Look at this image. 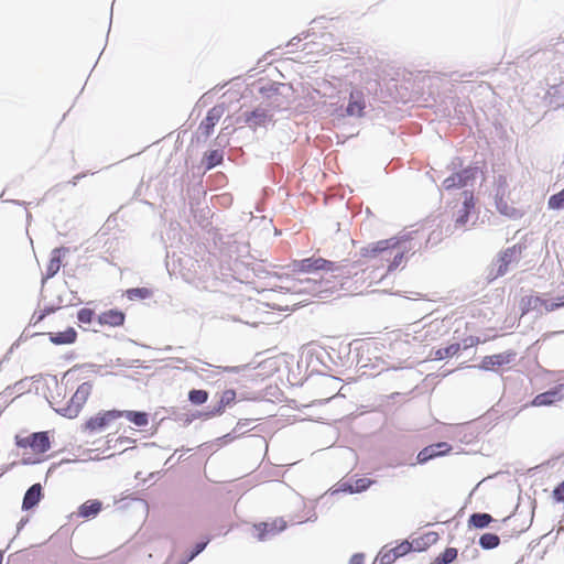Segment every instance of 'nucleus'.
Segmentation results:
<instances>
[{
	"label": "nucleus",
	"mask_w": 564,
	"mask_h": 564,
	"mask_svg": "<svg viewBox=\"0 0 564 564\" xmlns=\"http://www.w3.org/2000/svg\"><path fill=\"white\" fill-rule=\"evenodd\" d=\"M405 251L400 248L397 238L379 240L362 247L359 251L358 265L380 272V279L395 270L404 260Z\"/></svg>",
	"instance_id": "nucleus-1"
},
{
	"label": "nucleus",
	"mask_w": 564,
	"mask_h": 564,
	"mask_svg": "<svg viewBox=\"0 0 564 564\" xmlns=\"http://www.w3.org/2000/svg\"><path fill=\"white\" fill-rule=\"evenodd\" d=\"M14 443L18 448L30 449L34 455L32 463H40L44 459L45 454L51 449L52 442L50 432H35L28 436L15 435Z\"/></svg>",
	"instance_id": "nucleus-2"
},
{
	"label": "nucleus",
	"mask_w": 564,
	"mask_h": 564,
	"mask_svg": "<svg viewBox=\"0 0 564 564\" xmlns=\"http://www.w3.org/2000/svg\"><path fill=\"white\" fill-rule=\"evenodd\" d=\"M292 272L295 273H316V272H334L338 267L322 257H310L302 260H295L291 264Z\"/></svg>",
	"instance_id": "nucleus-3"
},
{
	"label": "nucleus",
	"mask_w": 564,
	"mask_h": 564,
	"mask_svg": "<svg viewBox=\"0 0 564 564\" xmlns=\"http://www.w3.org/2000/svg\"><path fill=\"white\" fill-rule=\"evenodd\" d=\"M93 391L90 382H83L78 386L69 402L61 409V414L68 419L77 417Z\"/></svg>",
	"instance_id": "nucleus-4"
},
{
	"label": "nucleus",
	"mask_w": 564,
	"mask_h": 564,
	"mask_svg": "<svg viewBox=\"0 0 564 564\" xmlns=\"http://www.w3.org/2000/svg\"><path fill=\"white\" fill-rule=\"evenodd\" d=\"M223 115L224 110L220 107H213L208 110L206 117L202 120L195 133V139L197 142L207 141V139L213 134L215 126L219 122Z\"/></svg>",
	"instance_id": "nucleus-5"
},
{
	"label": "nucleus",
	"mask_w": 564,
	"mask_h": 564,
	"mask_svg": "<svg viewBox=\"0 0 564 564\" xmlns=\"http://www.w3.org/2000/svg\"><path fill=\"white\" fill-rule=\"evenodd\" d=\"M121 411L109 410L98 412L96 415L89 417L84 424V431L90 433L100 432L110 425L113 421L121 417Z\"/></svg>",
	"instance_id": "nucleus-6"
},
{
	"label": "nucleus",
	"mask_w": 564,
	"mask_h": 564,
	"mask_svg": "<svg viewBox=\"0 0 564 564\" xmlns=\"http://www.w3.org/2000/svg\"><path fill=\"white\" fill-rule=\"evenodd\" d=\"M516 351L508 350L490 356H485L479 365V368L486 371H497L510 364L516 359Z\"/></svg>",
	"instance_id": "nucleus-7"
},
{
	"label": "nucleus",
	"mask_w": 564,
	"mask_h": 564,
	"mask_svg": "<svg viewBox=\"0 0 564 564\" xmlns=\"http://www.w3.org/2000/svg\"><path fill=\"white\" fill-rule=\"evenodd\" d=\"M253 528L258 540L264 541L282 532L286 528V522L281 518H276L254 524Z\"/></svg>",
	"instance_id": "nucleus-8"
},
{
	"label": "nucleus",
	"mask_w": 564,
	"mask_h": 564,
	"mask_svg": "<svg viewBox=\"0 0 564 564\" xmlns=\"http://www.w3.org/2000/svg\"><path fill=\"white\" fill-rule=\"evenodd\" d=\"M280 369V362L276 357H270L260 361L252 370V380H264L275 375Z\"/></svg>",
	"instance_id": "nucleus-9"
},
{
	"label": "nucleus",
	"mask_w": 564,
	"mask_h": 564,
	"mask_svg": "<svg viewBox=\"0 0 564 564\" xmlns=\"http://www.w3.org/2000/svg\"><path fill=\"white\" fill-rule=\"evenodd\" d=\"M366 100L362 90L354 89L350 91L346 113L350 117L361 118L365 115Z\"/></svg>",
	"instance_id": "nucleus-10"
},
{
	"label": "nucleus",
	"mask_w": 564,
	"mask_h": 564,
	"mask_svg": "<svg viewBox=\"0 0 564 564\" xmlns=\"http://www.w3.org/2000/svg\"><path fill=\"white\" fill-rule=\"evenodd\" d=\"M451 449H452V446L446 442L432 444V445L424 447L417 454L416 459L420 464H424L434 457H438V456L447 454L448 452H451Z\"/></svg>",
	"instance_id": "nucleus-11"
},
{
	"label": "nucleus",
	"mask_w": 564,
	"mask_h": 564,
	"mask_svg": "<svg viewBox=\"0 0 564 564\" xmlns=\"http://www.w3.org/2000/svg\"><path fill=\"white\" fill-rule=\"evenodd\" d=\"M97 322L100 326L120 327L126 322V314L118 308L107 310L97 316Z\"/></svg>",
	"instance_id": "nucleus-12"
},
{
	"label": "nucleus",
	"mask_w": 564,
	"mask_h": 564,
	"mask_svg": "<svg viewBox=\"0 0 564 564\" xmlns=\"http://www.w3.org/2000/svg\"><path fill=\"white\" fill-rule=\"evenodd\" d=\"M471 177L473 173L470 170H463L446 177L443 182V186L445 189L460 188L466 186Z\"/></svg>",
	"instance_id": "nucleus-13"
},
{
	"label": "nucleus",
	"mask_w": 564,
	"mask_h": 564,
	"mask_svg": "<svg viewBox=\"0 0 564 564\" xmlns=\"http://www.w3.org/2000/svg\"><path fill=\"white\" fill-rule=\"evenodd\" d=\"M562 400V394L560 388H555L553 390L543 392L538 394L532 400V405L534 406H544V405H551L556 401Z\"/></svg>",
	"instance_id": "nucleus-14"
},
{
	"label": "nucleus",
	"mask_w": 564,
	"mask_h": 564,
	"mask_svg": "<svg viewBox=\"0 0 564 564\" xmlns=\"http://www.w3.org/2000/svg\"><path fill=\"white\" fill-rule=\"evenodd\" d=\"M41 497H42V487L40 484H34L26 490V492L24 495L23 502H22V509L29 510V509L33 508L34 506H36L39 503Z\"/></svg>",
	"instance_id": "nucleus-15"
},
{
	"label": "nucleus",
	"mask_w": 564,
	"mask_h": 564,
	"mask_svg": "<svg viewBox=\"0 0 564 564\" xmlns=\"http://www.w3.org/2000/svg\"><path fill=\"white\" fill-rule=\"evenodd\" d=\"M373 484V480L362 477L355 479L354 481L340 482V490L352 492H361L368 489Z\"/></svg>",
	"instance_id": "nucleus-16"
},
{
	"label": "nucleus",
	"mask_w": 564,
	"mask_h": 564,
	"mask_svg": "<svg viewBox=\"0 0 564 564\" xmlns=\"http://www.w3.org/2000/svg\"><path fill=\"white\" fill-rule=\"evenodd\" d=\"M50 340L55 345L73 344L77 338V333L73 327L64 332L48 333Z\"/></svg>",
	"instance_id": "nucleus-17"
},
{
	"label": "nucleus",
	"mask_w": 564,
	"mask_h": 564,
	"mask_svg": "<svg viewBox=\"0 0 564 564\" xmlns=\"http://www.w3.org/2000/svg\"><path fill=\"white\" fill-rule=\"evenodd\" d=\"M464 194H465V199L463 203V207L459 209V215L455 219V221L458 226H465L467 224L470 210L475 206L473 195L467 192H465Z\"/></svg>",
	"instance_id": "nucleus-18"
},
{
	"label": "nucleus",
	"mask_w": 564,
	"mask_h": 564,
	"mask_svg": "<svg viewBox=\"0 0 564 564\" xmlns=\"http://www.w3.org/2000/svg\"><path fill=\"white\" fill-rule=\"evenodd\" d=\"M544 300L538 295H528L521 300V311L525 314L530 311H541Z\"/></svg>",
	"instance_id": "nucleus-19"
},
{
	"label": "nucleus",
	"mask_w": 564,
	"mask_h": 564,
	"mask_svg": "<svg viewBox=\"0 0 564 564\" xmlns=\"http://www.w3.org/2000/svg\"><path fill=\"white\" fill-rule=\"evenodd\" d=\"M101 506L99 500H88L79 507L78 514L86 519L95 517L100 512Z\"/></svg>",
	"instance_id": "nucleus-20"
},
{
	"label": "nucleus",
	"mask_w": 564,
	"mask_h": 564,
	"mask_svg": "<svg viewBox=\"0 0 564 564\" xmlns=\"http://www.w3.org/2000/svg\"><path fill=\"white\" fill-rule=\"evenodd\" d=\"M494 521L489 513H473L468 519V525L477 529H484Z\"/></svg>",
	"instance_id": "nucleus-21"
},
{
	"label": "nucleus",
	"mask_w": 564,
	"mask_h": 564,
	"mask_svg": "<svg viewBox=\"0 0 564 564\" xmlns=\"http://www.w3.org/2000/svg\"><path fill=\"white\" fill-rule=\"evenodd\" d=\"M121 417H126L137 426H145L149 423V416L145 412L121 411Z\"/></svg>",
	"instance_id": "nucleus-22"
},
{
	"label": "nucleus",
	"mask_w": 564,
	"mask_h": 564,
	"mask_svg": "<svg viewBox=\"0 0 564 564\" xmlns=\"http://www.w3.org/2000/svg\"><path fill=\"white\" fill-rule=\"evenodd\" d=\"M459 350H460V345L458 343L451 344L449 346H447L445 348L436 349L433 352V358L435 360H442V359L455 356L456 354H458Z\"/></svg>",
	"instance_id": "nucleus-23"
},
{
	"label": "nucleus",
	"mask_w": 564,
	"mask_h": 564,
	"mask_svg": "<svg viewBox=\"0 0 564 564\" xmlns=\"http://www.w3.org/2000/svg\"><path fill=\"white\" fill-rule=\"evenodd\" d=\"M500 539L497 534L485 533L479 539V545L485 550H491L499 545Z\"/></svg>",
	"instance_id": "nucleus-24"
},
{
	"label": "nucleus",
	"mask_w": 564,
	"mask_h": 564,
	"mask_svg": "<svg viewBox=\"0 0 564 564\" xmlns=\"http://www.w3.org/2000/svg\"><path fill=\"white\" fill-rule=\"evenodd\" d=\"M152 296V291L148 288H133L127 290V297L133 300H145Z\"/></svg>",
	"instance_id": "nucleus-25"
},
{
	"label": "nucleus",
	"mask_w": 564,
	"mask_h": 564,
	"mask_svg": "<svg viewBox=\"0 0 564 564\" xmlns=\"http://www.w3.org/2000/svg\"><path fill=\"white\" fill-rule=\"evenodd\" d=\"M223 161V153L218 150H212L205 154L204 164L207 169H213L214 166L220 164Z\"/></svg>",
	"instance_id": "nucleus-26"
},
{
	"label": "nucleus",
	"mask_w": 564,
	"mask_h": 564,
	"mask_svg": "<svg viewBox=\"0 0 564 564\" xmlns=\"http://www.w3.org/2000/svg\"><path fill=\"white\" fill-rule=\"evenodd\" d=\"M61 268V257L59 251L54 250L53 256L47 264L46 274L48 278L55 275Z\"/></svg>",
	"instance_id": "nucleus-27"
},
{
	"label": "nucleus",
	"mask_w": 564,
	"mask_h": 564,
	"mask_svg": "<svg viewBox=\"0 0 564 564\" xmlns=\"http://www.w3.org/2000/svg\"><path fill=\"white\" fill-rule=\"evenodd\" d=\"M456 556L457 550L454 547H448L435 558L434 564H449L456 558Z\"/></svg>",
	"instance_id": "nucleus-28"
},
{
	"label": "nucleus",
	"mask_w": 564,
	"mask_h": 564,
	"mask_svg": "<svg viewBox=\"0 0 564 564\" xmlns=\"http://www.w3.org/2000/svg\"><path fill=\"white\" fill-rule=\"evenodd\" d=\"M188 399L194 404H203L208 399V392L206 390H191Z\"/></svg>",
	"instance_id": "nucleus-29"
},
{
	"label": "nucleus",
	"mask_w": 564,
	"mask_h": 564,
	"mask_svg": "<svg viewBox=\"0 0 564 564\" xmlns=\"http://www.w3.org/2000/svg\"><path fill=\"white\" fill-rule=\"evenodd\" d=\"M549 208L551 209H562L564 208V188L552 195L550 198H549Z\"/></svg>",
	"instance_id": "nucleus-30"
},
{
	"label": "nucleus",
	"mask_w": 564,
	"mask_h": 564,
	"mask_svg": "<svg viewBox=\"0 0 564 564\" xmlns=\"http://www.w3.org/2000/svg\"><path fill=\"white\" fill-rule=\"evenodd\" d=\"M95 311L88 307H83L77 313V319L80 324H90L95 318Z\"/></svg>",
	"instance_id": "nucleus-31"
},
{
	"label": "nucleus",
	"mask_w": 564,
	"mask_h": 564,
	"mask_svg": "<svg viewBox=\"0 0 564 564\" xmlns=\"http://www.w3.org/2000/svg\"><path fill=\"white\" fill-rule=\"evenodd\" d=\"M249 120H253L254 123L257 124H260V123H264L267 120H271L267 113L264 112H260L259 109H256L254 111H252L251 116H249Z\"/></svg>",
	"instance_id": "nucleus-32"
},
{
	"label": "nucleus",
	"mask_w": 564,
	"mask_h": 564,
	"mask_svg": "<svg viewBox=\"0 0 564 564\" xmlns=\"http://www.w3.org/2000/svg\"><path fill=\"white\" fill-rule=\"evenodd\" d=\"M411 549H412L411 543H409L408 541H404V542L400 543L399 545H397L395 547H393V552L397 554L398 557H400V556H403L406 553H409L411 551Z\"/></svg>",
	"instance_id": "nucleus-33"
},
{
	"label": "nucleus",
	"mask_w": 564,
	"mask_h": 564,
	"mask_svg": "<svg viewBox=\"0 0 564 564\" xmlns=\"http://www.w3.org/2000/svg\"><path fill=\"white\" fill-rule=\"evenodd\" d=\"M553 498L558 502L564 501V480L554 488Z\"/></svg>",
	"instance_id": "nucleus-34"
},
{
	"label": "nucleus",
	"mask_w": 564,
	"mask_h": 564,
	"mask_svg": "<svg viewBox=\"0 0 564 564\" xmlns=\"http://www.w3.org/2000/svg\"><path fill=\"white\" fill-rule=\"evenodd\" d=\"M398 558L397 554L393 552V549L389 550L388 552H384L381 555V562L382 564H391Z\"/></svg>",
	"instance_id": "nucleus-35"
},
{
	"label": "nucleus",
	"mask_w": 564,
	"mask_h": 564,
	"mask_svg": "<svg viewBox=\"0 0 564 564\" xmlns=\"http://www.w3.org/2000/svg\"><path fill=\"white\" fill-rule=\"evenodd\" d=\"M562 307L561 301L557 299V302L550 303L549 301L544 300V304L542 306V310L546 312H552L554 310H557Z\"/></svg>",
	"instance_id": "nucleus-36"
},
{
	"label": "nucleus",
	"mask_w": 564,
	"mask_h": 564,
	"mask_svg": "<svg viewBox=\"0 0 564 564\" xmlns=\"http://www.w3.org/2000/svg\"><path fill=\"white\" fill-rule=\"evenodd\" d=\"M516 253V250L514 248L512 249H508L503 256L501 257V261L505 263V265L507 267L508 263L512 260V257L513 254Z\"/></svg>",
	"instance_id": "nucleus-37"
},
{
	"label": "nucleus",
	"mask_w": 564,
	"mask_h": 564,
	"mask_svg": "<svg viewBox=\"0 0 564 564\" xmlns=\"http://www.w3.org/2000/svg\"><path fill=\"white\" fill-rule=\"evenodd\" d=\"M349 564H365L364 554H360V553L354 554L349 561Z\"/></svg>",
	"instance_id": "nucleus-38"
},
{
	"label": "nucleus",
	"mask_w": 564,
	"mask_h": 564,
	"mask_svg": "<svg viewBox=\"0 0 564 564\" xmlns=\"http://www.w3.org/2000/svg\"><path fill=\"white\" fill-rule=\"evenodd\" d=\"M477 344H479V338H477V337H473V336H470V337H468V338H466V339L464 340L465 348H468V347L475 346V345H477Z\"/></svg>",
	"instance_id": "nucleus-39"
},
{
	"label": "nucleus",
	"mask_w": 564,
	"mask_h": 564,
	"mask_svg": "<svg viewBox=\"0 0 564 564\" xmlns=\"http://www.w3.org/2000/svg\"><path fill=\"white\" fill-rule=\"evenodd\" d=\"M206 546V543H198L195 546V551L192 553L189 560L194 558L197 554H199Z\"/></svg>",
	"instance_id": "nucleus-40"
},
{
	"label": "nucleus",
	"mask_w": 564,
	"mask_h": 564,
	"mask_svg": "<svg viewBox=\"0 0 564 564\" xmlns=\"http://www.w3.org/2000/svg\"><path fill=\"white\" fill-rule=\"evenodd\" d=\"M45 315H46L45 312H41L39 314H34L32 316L34 325L40 324L44 319Z\"/></svg>",
	"instance_id": "nucleus-41"
},
{
	"label": "nucleus",
	"mask_w": 564,
	"mask_h": 564,
	"mask_svg": "<svg viewBox=\"0 0 564 564\" xmlns=\"http://www.w3.org/2000/svg\"><path fill=\"white\" fill-rule=\"evenodd\" d=\"M498 206V209L502 213V214H506L508 216H514L516 214V210L512 209L511 212L508 210L507 206H501L500 203L497 204Z\"/></svg>",
	"instance_id": "nucleus-42"
},
{
	"label": "nucleus",
	"mask_w": 564,
	"mask_h": 564,
	"mask_svg": "<svg viewBox=\"0 0 564 564\" xmlns=\"http://www.w3.org/2000/svg\"><path fill=\"white\" fill-rule=\"evenodd\" d=\"M235 395V393L232 391H227L225 392L223 399H221V402H224V400L226 399L227 401L230 400L232 397Z\"/></svg>",
	"instance_id": "nucleus-43"
},
{
	"label": "nucleus",
	"mask_w": 564,
	"mask_h": 564,
	"mask_svg": "<svg viewBox=\"0 0 564 564\" xmlns=\"http://www.w3.org/2000/svg\"><path fill=\"white\" fill-rule=\"evenodd\" d=\"M262 220L265 223V225L268 227H271L272 226V220L271 219H267L265 217H262Z\"/></svg>",
	"instance_id": "nucleus-44"
},
{
	"label": "nucleus",
	"mask_w": 564,
	"mask_h": 564,
	"mask_svg": "<svg viewBox=\"0 0 564 564\" xmlns=\"http://www.w3.org/2000/svg\"><path fill=\"white\" fill-rule=\"evenodd\" d=\"M558 300L561 301V304H562V307L564 306V295L562 297H558Z\"/></svg>",
	"instance_id": "nucleus-45"
},
{
	"label": "nucleus",
	"mask_w": 564,
	"mask_h": 564,
	"mask_svg": "<svg viewBox=\"0 0 564 564\" xmlns=\"http://www.w3.org/2000/svg\"><path fill=\"white\" fill-rule=\"evenodd\" d=\"M250 283L256 284L254 282H250V281H249V284H250ZM253 289H254V290H259V286H258V285H254V286H253Z\"/></svg>",
	"instance_id": "nucleus-46"
},
{
	"label": "nucleus",
	"mask_w": 564,
	"mask_h": 564,
	"mask_svg": "<svg viewBox=\"0 0 564 564\" xmlns=\"http://www.w3.org/2000/svg\"><path fill=\"white\" fill-rule=\"evenodd\" d=\"M2 560H3V557H2V554L0 553V564H2Z\"/></svg>",
	"instance_id": "nucleus-47"
}]
</instances>
